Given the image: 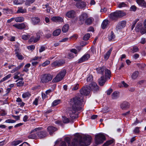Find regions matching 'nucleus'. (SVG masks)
<instances>
[{
  "mask_svg": "<svg viewBox=\"0 0 146 146\" xmlns=\"http://www.w3.org/2000/svg\"><path fill=\"white\" fill-rule=\"evenodd\" d=\"M112 50V48H111L107 52L106 55L104 56V58L107 60L109 58L111 52Z\"/></svg>",
  "mask_w": 146,
  "mask_h": 146,
  "instance_id": "473e14b6",
  "label": "nucleus"
},
{
  "mask_svg": "<svg viewBox=\"0 0 146 146\" xmlns=\"http://www.w3.org/2000/svg\"><path fill=\"white\" fill-rule=\"evenodd\" d=\"M38 98H36L35 99V100L33 102V105L37 106L38 105Z\"/></svg>",
  "mask_w": 146,
  "mask_h": 146,
  "instance_id": "69168bd1",
  "label": "nucleus"
},
{
  "mask_svg": "<svg viewBox=\"0 0 146 146\" xmlns=\"http://www.w3.org/2000/svg\"><path fill=\"white\" fill-rule=\"evenodd\" d=\"M53 78V76L49 74H44L41 78V81L44 84L48 83L51 81Z\"/></svg>",
  "mask_w": 146,
  "mask_h": 146,
  "instance_id": "39448f33",
  "label": "nucleus"
},
{
  "mask_svg": "<svg viewBox=\"0 0 146 146\" xmlns=\"http://www.w3.org/2000/svg\"><path fill=\"white\" fill-rule=\"evenodd\" d=\"M37 135L39 137L41 138L46 136V131H39L38 130H37Z\"/></svg>",
  "mask_w": 146,
  "mask_h": 146,
  "instance_id": "f3484780",
  "label": "nucleus"
},
{
  "mask_svg": "<svg viewBox=\"0 0 146 146\" xmlns=\"http://www.w3.org/2000/svg\"><path fill=\"white\" fill-rule=\"evenodd\" d=\"M91 139V136L89 135H85L83 139L86 146L90 144Z\"/></svg>",
  "mask_w": 146,
  "mask_h": 146,
  "instance_id": "ddd939ff",
  "label": "nucleus"
},
{
  "mask_svg": "<svg viewBox=\"0 0 146 146\" xmlns=\"http://www.w3.org/2000/svg\"><path fill=\"white\" fill-rule=\"evenodd\" d=\"M125 13L121 11H118L111 13L110 14V17L112 20L116 21L118 18L125 16Z\"/></svg>",
  "mask_w": 146,
  "mask_h": 146,
  "instance_id": "7ed1b4c3",
  "label": "nucleus"
},
{
  "mask_svg": "<svg viewBox=\"0 0 146 146\" xmlns=\"http://www.w3.org/2000/svg\"><path fill=\"white\" fill-rule=\"evenodd\" d=\"M109 21L108 20L106 19L104 20L102 23L101 27L102 28L104 29L107 28L108 24Z\"/></svg>",
  "mask_w": 146,
  "mask_h": 146,
  "instance_id": "bb28decb",
  "label": "nucleus"
},
{
  "mask_svg": "<svg viewBox=\"0 0 146 146\" xmlns=\"http://www.w3.org/2000/svg\"><path fill=\"white\" fill-rule=\"evenodd\" d=\"M25 18L22 17H14V20L16 22H22L24 21Z\"/></svg>",
  "mask_w": 146,
  "mask_h": 146,
  "instance_id": "cd10ccee",
  "label": "nucleus"
},
{
  "mask_svg": "<svg viewBox=\"0 0 146 146\" xmlns=\"http://www.w3.org/2000/svg\"><path fill=\"white\" fill-rule=\"evenodd\" d=\"M113 143V141L112 140H110L107 141L102 146H108Z\"/></svg>",
  "mask_w": 146,
  "mask_h": 146,
  "instance_id": "49530a36",
  "label": "nucleus"
},
{
  "mask_svg": "<svg viewBox=\"0 0 146 146\" xmlns=\"http://www.w3.org/2000/svg\"><path fill=\"white\" fill-rule=\"evenodd\" d=\"M16 121L15 120L11 119H8L5 121V122L9 123H13L15 122Z\"/></svg>",
  "mask_w": 146,
  "mask_h": 146,
  "instance_id": "4d7b16f0",
  "label": "nucleus"
},
{
  "mask_svg": "<svg viewBox=\"0 0 146 146\" xmlns=\"http://www.w3.org/2000/svg\"><path fill=\"white\" fill-rule=\"evenodd\" d=\"M93 80V76L92 75H89L87 78V82H90Z\"/></svg>",
  "mask_w": 146,
  "mask_h": 146,
  "instance_id": "13d9d810",
  "label": "nucleus"
},
{
  "mask_svg": "<svg viewBox=\"0 0 146 146\" xmlns=\"http://www.w3.org/2000/svg\"><path fill=\"white\" fill-rule=\"evenodd\" d=\"M25 2V1L24 0H23L22 2H19L18 0H15L13 3L15 5H20L21 4Z\"/></svg>",
  "mask_w": 146,
  "mask_h": 146,
  "instance_id": "8fccbe9b",
  "label": "nucleus"
},
{
  "mask_svg": "<svg viewBox=\"0 0 146 146\" xmlns=\"http://www.w3.org/2000/svg\"><path fill=\"white\" fill-rule=\"evenodd\" d=\"M31 64L29 63H28L26 64L24 66L23 71L26 72H27L29 71L28 68L30 66Z\"/></svg>",
  "mask_w": 146,
  "mask_h": 146,
  "instance_id": "c03bdc74",
  "label": "nucleus"
},
{
  "mask_svg": "<svg viewBox=\"0 0 146 146\" xmlns=\"http://www.w3.org/2000/svg\"><path fill=\"white\" fill-rule=\"evenodd\" d=\"M144 25L145 28H142L140 31V32L142 34L146 33V19L144 21Z\"/></svg>",
  "mask_w": 146,
  "mask_h": 146,
  "instance_id": "7c9ffc66",
  "label": "nucleus"
},
{
  "mask_svg": "<svg viewBox=\"0 0 146 146\" xmlns=\"http://www.w3.org/2000/svg\"><path fill=\"white\" fill-rule=\"evenodd\" d=\"M24 84V82L23 81H21L18 82L17 83V86H23Z\"/></svg>",
  "mask_w": 146,
  "mask_h": 146,
  "instance_id": "5fc2aeb1",
  "label": "nucleus"
},
{
  "mask_svg": "<svg viewBox=\"0 0 146 146\" xmlns=\"http://www.w3.org/2000/svg\"><path fill=\"white\" fill-rule=\"evenodd\" d=\"M57 130L56 128L52 126H49L47 128L48 131L50 135L52 134L54 132L56 131Z\"/></svg>",
  "mask_w": 146,
  "mask_h": 146,
  "instance_id": "aec40b11",
  "label": "nucleus"
},
{
  "mask_svg": "<svg viewBox=\"0 0 146 146\" xmlns=\"http://www.w3.org/2000/svg\"><path fill=\"white\" fill-rule=\"evenodd\" d=\"M129 104L128 102H125L121 105L120 107L122 109L125 110L129 108Z\"/></svg>",
  "mask_w": 146,
  "mask_h": 146,
  "instance_id": "5701e85b",
  "label": "nucleus"
},
{
  "mask_svg": "<svg viewBox=\"0 0 146 146\" xmlns=\"http://www.w3.org/2000/svg\"><path fill=\"white\" fill-rule=\"evenodd\" d=\"M90 34L89 33H87L84 36L83 39L84 40H88L90 37Z\"/></svg>",
  "mask_w": 146,
  "mask_h": 146,
  "instance_id": "09e8293b",
  "label": "nucleus"
},
{
  "mask_svg": "<svg viewBox=\"0 0 146 146\" xmlns=\"http://www.w3.org/2000/svg\"><path fill=\"white\" fill-rule=\"evenodd\" d=\"M139 75V72L137 71L134 72L131 75V78L133 79H136L138 76Z\"/></svg>",
  "mask_w": 146,
  "mask_h": 146,
  "instance_id": "c9c22d12",
  "label": "nucleus"
},
{
  "mask_svg": "<svg viewBox=\"0 0 146 146\" xmlns=\"http://www.w3.org/2000/svg\"><path fill=\"white\" fill-rule=\"evenodd\" d=\"M119 96V92L117 91L114 92L111 95V98L113 99L117 98Z\"/></svg>",
  "mask_w": 146,
  "mask_h": 146,
  "instance_id": "c85d7f7f",
  "label": "nucleus"
},
{
  "mask_svg": "<svg viewBox=\"0 0 146 146\" xmlns=\"http://www.w3.org/2000/svg\"><path fill=\"white\" fill-rule=\"evenodd\" d=\"M88 17L87 14L86 13L83 12L79 17V20L81 21V22H83Z\"/></svg>",
  "mask_w": 146,
  "mask_h": 146,
  "instance_id": "6ab92c4d",
  "label": "nucleus"
},
{
  "mask_svg": "<svg viewBox=\"0 0 146 146\" xmlns=\"http://www.w3.org/2000/svg\"><path fill=\"white\" fill-rule=\"evenodd\" d=\"M79 86V84H76L74 86H73V88H72V91H75L77 90V89H78Z\"/></svg>",
  "mask_w": 146,
  "mask_h": 146,
  "instance_id": "864d4df0",
  "label": "nucleus"
},
{
  "mask_svg": "<svg viewBox=\"0 0 146 146\" xmlns=\"http://www.w3.org/2000/svg\"><path fill=\"white\" fill-rule=\"evenodd\" d=\"M22 38L25 40H28L30 37L29 35H23L21 36Z\"/></svg>",
  "mask_w": 146,
  "mask_h": 146,
  "instance_id": "a18cd8bd",
  "label": "nucleus"
},
{
  "mask_svg": "<svg viewBox=\"0 0 146 146\" xmlns=\"http://www.w3.org/2000/svg\"><path fill=\"white\" fill-rule=\"evenodd\" d=\"M136 1L140 6L146 7V3L144 0H136Z\"/></svg>",
  "mask_w": 146,
  "mask_h": 146,
  "instance_id": "b1692460",
  "label": "nucleus"
},
{
  "mask_svg": "<svg viewBox=\"0 0 146 146\" xmlns=\"http://www.w3.org/2000/svg\"><path fill=\"white\" fill-rule=\"evenodd\" d=\"M106 78H105L104 76L103 75L99 79L98 82L100 86H102L103 85L106 81Z\"/></svg>",
  "mask_w": 146,
  "mask_h": 146,
  "instance_id": "4be33fe9",
  "label": "nucleus"
},
{
  "mask_svg": "<svg viewBox=\"0 0 146 146\" xmlns=\"http://www.w3.org/2000/svg\"><path fill=\"white\" fill-rule=\"evenodd\" d=\"M63 121L64 123H67L69 122V120L68 118L66 117H63Z\"/></svg>",
  "mask_w": 146,
  "mask_h": 146,
  "instance_id": "680f3d73",
  "label": "nucleus"
},
{
  "mask_svg": "<svg viewBox=\"0 0 146 146\" xmlns=\"http://www.w3.org/2000/svg\"><path fill=\"white\" fill-rule=\"evenodd\" d=\"M64 63V61H56L52 63V66L53 67H58L62 66Z\"/></svg>",
  "mask_w": 146,
  "mask_h": 146,
  "instance_id": "dca6fc26",
  "label": "nucleus"
},
{
  "mask_svg": "<svg viewBox=\"0 0 146 146\" xmlns=\"http://www.w3.org/2000/svg\"><path fill=\"white\" fill-rule=\"evenodd\" d=\"M64 140L68 143V146H77V143L81 144L83 143L82 137L80 136L74 138L71 144L70 143V139L69 137H65Z\"/></svg>",
  "mask_w": 146,
  "mask_h": 146,
  "instance_id": "f03ea898",
  "label": "nucleus"
},
{
  "mask_svg": "<svg viewBox=\"0 0 146 146\" xmlns=\"http://www.w3.org/2000/svg\"><path fill=\"white\" fill-rule=\"evenodd\" d=\"M66 73L65 69L62 70L53 79L54 82H57L61 80L65 76Z\"/></svg>",
  "mask_w": 146,
  "mask_h": 146,
  "instance_id": "20e7f679",
  "label": "nucleus"
},
{
  "mask_svg": "<svg viewBox=\"0 0 146 146\" xmlns=\"http://www.w3.org/2000/svg\"><path fill=\"white\" fill-rule=\"evenodd\" d=\"M23 142L22 140H17L13 141L11 143V145L14 146H16Z\"/></svg>",
  "mask_w": 146,
  "mask_h": 146,
  "instance_id": "72a5a7b5",
  "label": "nucleus"
},
{
  "mask_svg": "<svg viewBox=\"0 0 146 146\" xmlns=\"http://www.w3.org/2000/svg\"><path fill=\"white\" fill-rule=\"evenodd\" d=\"M93 19L92 18H88L85 21V23L87 25L91 24L92 22Z\"/></svg>",
  "mask_w": 146,
  "mask_h": 146,
  "instance_id": "ea45409f",
  "label": "nucleus"
},
{
  "mask_svg": "<svg viewBox=\"0 0 146 146\" xmlns=\"http://www.w3.org/2000/svg\"><path fill=\"white\" fill-rule=\"evenodd\" d=\"M90 57V54H86L84 55L80 59H79L78 62V63H81L87 60Z\"/></svg>",
  "mask_w": 146,
  "mask_h": 146,
  "instance_id": "4468645a",
  "label": "nucleus"
},
{
  "mask_svg": "<svg viewBox=\"0 0 146 146\" xmlns=\"http://www.w3.org/2000/svg\"><path fill=\"white\" fill-rule=\"evenodd\" d=\"M31 21L34 25L38 24L40 21L39 18L38 17H34L31 18Z\"/></svg>",
  "mask_w": 146,
  "mask_h": 146,
  "instance_id": "412c9836",
  "label": "nucleus"
},
{
  "mask_svg": "<svg viewBox=\"0 0 146 146\" xmlns=\"http://www.w3.org/2000/svg\"><path fill=\"white\" fill-rule=\"evenodd\" d=\"M16 56L19 60H23L24 59L23 56L21 54L17 52L16 53Z\"/></svg>",
  "mask_w": 146,
  "mask_h": 146,
  "instance_id": "603ef678",
  "label": "nucleus"
},
{
  "mask_svg": "<svg viewBox=\"0 0 146 146\" xmlns=\"http://www.w3.org/2000/svg\"><path fill=\"white\" fill-rule=\"evenodd\" d=\"M131 52L133 53L138 52L139 51V49L137 46H134L131 48Z\"/></svg>",
  "mask_w": 146,
  "mask_h": 146,
  "instance_id": "4c0bfd02",
  "label": "nucleus"
},
{
  "mask_svg": "<svg viewBox=\"0 0 146 146\" xmlns=\"http://www.w3.org/2000/svg\"><path fill=\"white\" fill-rule=\"evenodd\" d=\"M133 131L134 133H138L139 131V127H136L134 129Z\"/></svg>",
  "mask_w": 146,
  "mask_h": 146,
  "instance_id": "338daca9",
  "label": "nucleus"
},
{
  "mask_svg": "<svg viewBox=\"0 0 146 146\" xmlns=\"http://www.w3.org/2000/svg\"><path fill=\"white\" fill-rule=\"evenodd\" d=\"M35 0H26L25 2V5L26 6H30L31 4L33 3Z\"/></svg>",
  "mask_w": 146,
  "mask_h": 146,
  "instance_id": "79ce46f5",
  "label": "nucleus"
},
{
  "mask_svg": "<svg viewBox=\"0 0 146 146\" xmlns=\"http://www.w3.org/2000/svg\"><path fill=\"white\" fill-rule=\"evenodd\" d=\"M31 95L30 93L29 92H27L24 93L22 94V96L23 98H25L30 97Z\"/></svg>",
  "mask_w": 146,
  "mask_h": 146,
  "instance_id": "a19ab883",
  "label": "nucleus"
},
{
  "mask_svg": "<svg viewBox=\"0 0 146 146\" xmlns=\"http://www.w3.org/2000/svg\"><path fill=\"white\" fill-rule=\"evenodd\" d=\"M7 113L5 111L3 110H1L0 111V115L1 116H4L6 115Z\"/></svg>",
  "mask_w": 146,
  "mask_h": 146,
  "instance_id": "0e129e2a",
  "label": "nucleus"
},
{
  "mask_svg": "<svg viewBox=\"0 0 146 146\" xmlns=\"http://www.w3.org/2000/svg\"><path fill=\"white\" fill-rule=\"evenodd\" d=\"M105 69V67L103 66L102 68H97V70L98 73L103 75L104 74Z\"/></svg>",
  "mask_w": 146,
  "mask_h": 146,
  "instance_id": "a878e982",
  "label": "nucleus"
},
{
  "mask_svg": "<svg viewBox=\"0 0 146 146\" xmlns=\"http://www.w3.org/2000/svg\"><path fill=\"white\" fill-rule=\"evenodd\" d=\"M66 16L69 18H73L76 16V13L73 10L68 12L66 14Z\"/></svg>",
  "mask_w": 146,
  "mask_h": 146,
  "instance_id": "2eb2a0df",
  "label": "nucleus"
},
{
  "mask_svg": "<svg viewBox=\"0 0 146 146\" xmlns=\"http://www.w3.org/2000/svg\"><path fill=\"white\" fill-rule=\"evenodd\" d=\"M139 55L137 53L135 54L133 56V58L135 59H137L139 57Z\"/></svg>",
  "mask_w": 146,
  "mask_h": 146,
  "instance_id": "774afa93",
  "label": "nucleus"
},
{
  "mask_svg": "<svg viewBox=\"0 0 146 146\" xmlns=\"http://www.w3.org/2000/svg\"><path fill=\"white\" fill-rule=\"evenodd\" d=\"M90 91L91 90L88 86H84L80 90V92L81 94V96H78L76 97H82L83 98V96L82 95L87 96L90 93ZM82 100L83 101V99H82Z\"/></svg>",
  "mask_w": 146,
  "mask_h": 146,
  "instance_id": "0eeeda50",
  "label": "nucleus"
},
{
  "mask_svg": "<svg viewBox=\"0 0 146 146\" xmlns=\"http://www.w3.org/2000/svg\"><path fill=\"white\" fill-rule=\"evenodd\" d=\"M37 36L34 39V43H35L37 42L40 39V36L39 34H37Z\"/></svg>",
  "mask_w": 146,
  "mask_h": 146,
  "instance_id": "6e6d98bb",
  "label": "nucleus"
},
{
  "mask_svg": "<svg viewBox=\"0 0 146 146\" xmlns=\"http://www.w3.org/2000/svg\"><path fill=\"white\" fill-rule=\"evenodd\" d=\"M42 8L44 9L46 8V11L47 13H49L50 11V8L48 4L44 5H42Z\"/></svg>",
  "mask_w": 146,
  "mask_h": 146,
  "instance_id": "58836bf2",
  "label": "nucleus"
},
{
  "mask_svg": "<svg viewBox=\"0 0 146 146\" xmlns=\"http://www.w3.org/2000/svg\"><path fill=\"white\" fill-rule=\"evenodd\" d=\"M19 70V67H17L16 68H14V69H13V70H12L11 71V73H15L16 72L18 71Z\"/></svg>",
  "mask_w": 146,
  "mask_h": 146,
  "instance_id": "e2e57ef3",
  "label": "nucleus"
},
{
  "mask_svg": "<svg viewBox=\"0 0 146 146\" xmlns=\"http://www.w3.org/2000/svg\"><path fill=\"white\" fill-rule=\"evenodd\" d=\"M42 128H37L34 129L31 132V134L29 135L28 136L29 139H34L36 138L37 137V132L39 129Z\"/></svg>",
  "mask_w": 146,
  "mask_h": 146,
  "instance_id": "9b49d317",
  "label": "nucleus"
},
{
  "mask_svg": "<svg viewBox=\"0 0 146 146\" xmlns=\"http://www.w3.org/2000/svg\"><path fill=\"white\" fill-rule=\"evenodd\" d=\"M61 30L60 29H58L55 30L53 33V35L54 36H58L60 33Z\"/></svg>",
  "mask_w": 146,
  "mask_h": 146,
  "instance_id": "f704fd0d",
  "label": "nucleus"
},
{
  "mask_svg": "<svg viewBox=\"0 0 146 146\" xmlns=\"http://www.w3.org/2000/svg\"><path fill=\"white\" fill-rule=\"evenodd\" d=\"M126 24V22L125 21H123L119 22L117 25L116 30L117 31H120L125 26Z\"/></svg>",
  "mask_w": 146,
  "mask_h": 146,
  "instance_id": "9d476101",
  "label": "nucleus"
},
{
  "mask_svg": "<svg viewBox=\"0 0 146 146\" xmlns=\"http://www.w3.org/2000/svg\"><path fill=\"white\" fill-rule=\"evenodd\" d=\"M60 100H54L52 103V106H54L59 104L60 103Z\"/></svg>",
  "mask_w": 146,
  "mask_h": 146,
  "instance_id": "de8ad7c7",
  "label": "nucleus"
},
{
  "mask_svg": "<svg viewBox=\"0 0 146 146\" xmlns=\"http://www.w3.org/2000/svg\"><path fill=\"white\" fill-rule=\"evenodd\" d=\"M115 38V36L114 35V33L112 31L111 33V35L108 37V39L109 41H111L113 39Z\"/></svg>",
  "mask_w": 146,
  "mask_h": 146,
  "instance_id": "3c124183",
  "label": "nucleus"
},
{
  "mask_svg": "<svg viewBox=\"0 0 146 146\" xmlns=\"http://www.w3.org/2000/svg\"><path fill=\"white\" fill-rule=\"evenodd\" d=\"M69 26L68 24H66L62 27V31L63 33H66L68 30Z\"/></svg>",
  "mask_w": 146,
  "mask_h": 146,
  "instance_id": "e433bc0d",
  "label": "nucleus"
},
{
  "mask_svg": "<svg viewBox=\"0 0 146 146\" xmlns=\"http://www.w3.org/2000/svg\"><path fill=\"white\" fill-rule=\"evenodd\" d=\"M13 26L20 30L24 29H29L28 25L24 23L14 24L13 25Z\"/></svg>",
  "mask_w": 146,
  "mask_h": 146,
  "instance_id": "6e6552de",
  "label": "nucleus"
},
{
  "mask_svg": "<svg viewBox=\"0 0 146 146\" xmlns=\"http://www.w3.org/2000/svg\"><path fill=\"white\" fill-rule=\"evenodd\" d=\"M88 87L90 88V90H91L95 93L99 90V87L97 85L96 83L94 82H92L90 84Z\"/></svg>",
  "mask_w": 146,
  "mask_h": 146,
  "instance_id": "1a4fd4ad",
  "label": "nucleus"
},
{
  "mask_svg": "<svg viewBox=\"0 0 146 146\" xmlns=\"http://www.w3.org/2000/svg\"><path fill=\"white\" fill-rule=\"evenodd\" d=\"M11 76V74H8V75L5 76V77H4V78H2L0 81V82H1L3 81H6V80L10 78Z\"/></svg>",
  "mask_w": 146,
  "mask_h": 146,
  "instance_id": "37998d69",
  "label": "nucleus"
},
{
  "mask_svg": "<svg viewBox=\"0 0 146 146\" xmlns=\"http://www.w3.org/2000/svg\"><path fill=\"white\" fill-rule=\"evenodd\" d=\"M105 140V137L102 134L99 133L95 136V142L97 145L103 143Z\"/></svg>",
  "mask_w": 146,
  "mask_h": 146,
  "instance_id": "423d86ee",
  "label": "nucleus"
},
{
  "mask_svg": "<svg viewBox=\"0 0 146 146\" xmlns=\"http://www.w3.org/2000/svg\"><path fill=\"white\" fill-rule=\"evenodd\" d=\"M51 20L54 22L60 23L62 22L63 21V18L59 17H53L51 18Z\"/></svg>",
  "mask_w": 146,
  "mask_h": 146,
  "instance_id": "a211bd4d",
  "label": "nucleus"
},
{
  "mask_svg": "<svg viewBox=\"0 0 146 146\" xmlns=\"http://www.w3.org/2000/svg\"><path fill=\"white\" fill-rule=\"evenodd\" d=\"M126 5V4L123 2H122L119 4L118 5V7L119 8H121L125 7Z\"/></svg>",
  "mask_w": 146,
  "mask_h": 146,
  "instance_id": "bf43d9fd",
  "label": "nucleus"
},
{
  "mask_svg": "<svg viewBox=\"0 0 146 146\" xmlns=\"http://www.w3.org/2000/svg\"><path fill=\"white\" fill-rule=\"evenodd\" d=\"M50 63V61L49 60H46L43 63L42 65V66H45L47 65H48Z\"/></svg>",
  "mask_w": 146,
  "mask_h": 146,
  "instance_id": "052dcab7",
  "label": "nucleus"
},
{
  "mask_svg": "<svg viewBox=\"0 0 146 146\" xmlns=\"http://www.w3.org/2000/svg\"><path fill=\"white\" fill-rule=\"evenodd\" d=\"M18 10L17 12V13H24L26 12V9H24L22 7H18Z\"/></svg>",
  "mask_w": 146,
  "mask_h": 146,
  "instance_id": "2f4dec72",
  "label": "nucleus"
},
{
  "mask_svg": "<svg viewBox=\"0 0 146 146\" xmlns=\"http://www.w3.org/2000/svg\"><path fill=\"white\" fill-rule=\"evenodd\" d=\"M104 72L105 73L106 78H108L110 79L111 76V72L110 70L107 69H106L105 68Z\"/></svg>",
  "mask_w": 146,
  "mask_h": 146,
  "instance_id": "393cba45",
  "label": "nucleus"
},
{
  "mask_svg": "<svg viewBox=\"0 0 146 146\" xmlns=\"http://www.w3.org/2000/svg\"><path fill=\"white\" fill-rule=\"evenodd\" d=\"M76 6L79 9H84L86 6V3L84 1H79L76 3Z\"/></svg>",
  "mask_w": 146,
  "mask_h": 146,
  "instance_id": "f8f14e48",
  "label": "nucleus"
},
{
  "mask_svg": "<svg viewBox=\"0 0 146 146\" xmlns=\"http://www.w3.org/2000/svg\"><path fill=\"white\" fill-rule=\"evenodd\" d=\"M3 10L5 14H13V11L11 9H9L8 8H4L3 9Z\"/></svg>",
  "mask_w": 146,
  "mask_h": 146,
  "instance_id": "c756f323",
  "label": "nucleus"
},
{
  "mask_svg": "<svg viewBox=\"0 0 146 146\" xmlns=\"http://www.w3.org/2000/svg\"><path fill=\"white\" fill-rule=\"evenodd\" d=\"M83 97H75L71 100L70 101V108H69V113L70 117L74 119L78 117L76 114L77 111L81 110L82 108L80 106L83 102Z\"/></svg>",
  "mask_w": 146,
  "mask_h": 146,
  "instance_id": "f257e3e1",
  "label": "nucleus"
}]
</instances>
